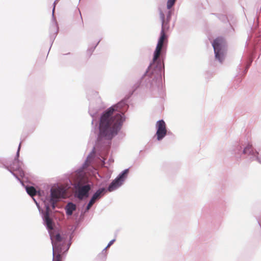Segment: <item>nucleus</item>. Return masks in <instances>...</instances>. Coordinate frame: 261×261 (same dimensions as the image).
Instances as JSON below:
<instances>
[{"label":"nucleus","mask_w":261,"mask_h":261,"mask_svg":"<svg viewBox=\"0 0 261 261\" xmlns=\"http://www.w3.org/2000/svg\"><path fill=\"white\" fill-rule=\"evenodd\" d=\"M160 17L162 21V30L153 53L152 63L148 66L141 79L134 84L133 91L130 95L105 111L100 116L99 123H123L125 119L124 113L128 108L127 100L141 84L151 91L158 90L162 84V75L163 72L164 73V64L160 57L162 58L166 53L165 41L167 36L165 31L169 28L170 21H167L161 10L160 11Z\"/></svg>","instance_id":"obj_1"},{"label":"nucleus","mask_w":261,"mask_h":261,"mask_svg":"<svg viewBox=\"0 0 261 261\" xmlns=\"http://www.w3.org/2000/svg\"><path fill=\"white\" fill-rule=\"evenodd\" d=\"M95 153V147H93L82 167L72 173L70 176L69 181L73 186L74 197L80 201L88 198L92 189V185L86 178L84 169L89 165L94 157Z\"/></svg>","instance_id":"obj_2"},{"label":"nucleus","mask_w":261,"mask_h":261,"mask_svg":"<svg viewBox=\"0 0 261 261\" xmlns=\"http://www.w3.org/2000/svg\"><path fill=\"white\" fill-rule=\"evenodd\" d=\"M47 213L43 216V221L51 241L53 256L52 261H61L63 254L69 249L70 244H68L67 247L64 246L62 237L59 233L56 232L53 220L50 217H48Z\"/></svg>","instance_id":"obj_3"},{"label":"nucleus","mask_w":261,"mask_h":261,"mask_svg":"<svg viewBox=\"0 0 261 261\" xmlns=\"http://www.w3.org/2000/svg\"><path fill=\"white\" fill-rule=\"evenodd\" d=\"M67 188L62 185L57 184L53 187L50 190L49 196H46L44 199H41V204L43 206L45 210L41 208L40 203L33 196V199L36 203L40 214L41 215L42 218L43 216L48 212V217L51 213L50 207L54 210L56 206V203L61 199L66 198Z\"/></svg>","instance_id":"obj_4"},{"label":"nucleus","mask_w":261,"mask_h":261,"mask_svg":"<svg viewBox=\"0 0 261 261\" xmlns=\"http://www.w3.org/2000/svg\"><path fill=\"white\" fill-rule=\"evenodd\" d=\"M253 150V148L251 145H248L243 147L240 143H236L231 150V152L237 160L246 159L250 161L251 158L254 156L252 155Z\"/></svg>","instance_id":"obj_5"},{"label":"nucleus","mask_w":261,"mask_h":261,"mask_svg":"<svg viewBox=\"0 0 261 261\" xmlns=\"http://www.w3.org/2000/svg\"><path fill=\"white\" fill-rule=\"evenodd\" d=\"M20 146L21 143H20L18 146L16 156L12 163L10 165V166H5V168L8 169L22 185H23V182L19 178V176L22 177L24 176V173L22 169L23 163L18 159Z\"/></svg>","instance_id":"obj_6"},{"label":"nucleus","mask_w":261,"mask_h":261,"mask_svg":"<svg viewBox=\"0 0 261 261\" xmlns=\"http://www.w3.org/2000/svg\"><path fill=\"white\" fill-rule=\"evenodd\" d=\"M212 46L216 59L222 63L224 60L226 50V44L225 39L222 37H217L213 41Z\"/></svg>","instance_id":"obj_7"},{"label":"nucleus","mask_w":261,"mask_h":261,"mask_svg":"<svg viewBox=\"0 0 261 261\" xmlns=\"http://www.w3.org/2000/svg\"><path fill=\"white\" fill-rule=\"evenodd\" d=\"M129 172V169H126L122 171L117 177L114 179L107 189L108 191L112 192L120 187L126 179Z\"/></svg>","instance_id":"obj_8"},{"label":"nucleus","mask_w":261,"mask_h":261,"mask_svg":"<svg viewBox=\"0 0 261 261\" xmlns=\"http://www.w3.org/2000/svg\"><path fill=\"white\" fill-rule=\"evenodd\" d=\"M156 132L155 135L156 136V139L158 141H161L167 134V129L165 121L162 119L158 121L156 123Z\"/></svg>","instance_id":"obj_9"},{"label":"nucleus","mask_w":261,"mask_h":261,"mask_svg":"<svg viewBox=\"0 0 261 261\" xmlns=\"http://www.w3.org/2000/svg\"><path fill=\"white\" fill-rule=\"evenodd\" d=\"M102 108L101 99L99 97L95 100L90 101L89 105V113L90 116L94 118L98 111Z\"/></svg>","instance_id":"obj_10"},{"label":"nucleus","mask_w":261,"mask_h":261,"mask_svg":"<svg viewBox=\"0 0 261 261\" xmlns=\"http://www.w3.org/2000/svg\"><path fill=\"white\" fill-rule=\"evenodd\" d=\"M59 0H55L53 4V9L52 10V17H53V22L52 23V24L50 28V31L51 33L50 34V40L51 41V43H53L54 40L55 39V37H56V35L57 34L58 31V28L57 26V22L56 21H54L55 19V7L56 5L57 4Z\"/></svg>","instance_id":"obj_11"},{"label":"nucleus","mask_w":261,"mask_h":261,"mask_svg":"<svg viewBox=\"0 0 261 261\" xmlns=\"http://www.w3.org/2000/svg\"><path fill=\"white\" fill-rule=\"evenodd\" d=\"M76 209V205L72 202H69L65 206L66 214L68 216H71Z\"/></svg>","instance_id":"obj_12"},{"label":"nucleus","mask_w":261,"mask_h":261,"mask_svg":"<svg viewBox=\"0 0 261 261\" xmlns=\"http://www.w3.org/2000/svg\"><path fill=\"white\" fill-rule=\"evenodd\" d=\"M107 192L108 190H107V188H101L96 190V191L93 194V196L98 200L102 197Z\"/></svg>","instance_id":"obj_13"},{"label":"nucleus","mask_w":261,"mask_h":261,"mask_svg":"<svg viewBox=\"0 0 261 261\" xmlns=\"http://www.w3.org/2000/svg\"><path fill=\"white\" fill-rule=\"evenodd\" d=\"M26 192L27 193L32 197L38 195L39 196H40V192L37 191L36 189L32 186H27L25 187Z\"/></svg>","instance_id":"obj_14"},{"label":"nucleus","mask_w":261,"mask_h":261,"mask_svg":"<svg viewBox=\"0 0 261 261\" xmlns=\"http://www.w3.org/2000/svg\"><path fill=\"white\" fill-rule=\"evenodd\" d=\"M115 241V240L114 239L110 241L109 242V243H108V244L107 245V247L102 250V251L101 252V253L100 254V255L102 256V259H106V249L110 247L114 243Z\"/></svg>","instance_id":"obj_15"},{"label":"nucleus","mask_w":261,"mask_h":261,"mask_svg":"<svg viewBox=\"0 0 261 261\" xmlns=\"http://www.w3.org/2000/svg\"><path fill=\"white\" fill-rule=\"evenodd\" d=\"M176 0H168L167 3V8L170 9L175 4Z\"/></svg>","instance_id":"obj_16"},{"label":"nucleus","mask_w":261,"mask_h":261,"mask_svg":"<svg viewBox=\"0 0 261 261\" xmlns=\"http://www.w3.org/2000/svg\"><path fill=\"white\" fill-rule=\"evenodd\" d=\"M218 18L222 21L225 22L227 20V18L225 15L217 14Z\"/></svg>","instance_id":"obj_17"},{"label":"nucleus","mask_w":261,"mask_h":261,"mask_svg":"<svg viewBox=\"0 0 261 261\" xmlns=\"http://www.w3.org/2000/svg\"><path fill=\"white\" fill-rule=\"evenodd\" d=\"M100 41H98V42L95 44V45L94 46V47H91V48H88V49L87 50V53L88 54H89L90 55H91V54L93 52V51L94 50L95 47H96V46L98 45V44L99 43Z\"/></svg>","instance_id":"obj_18"},{"label":"nucleus","mask_w":261,"mask_h":261,"mask_svg":"<svg viewBox=\"0 0 261 261\" xmlns=\"http://www.w3.org/2000/svg\"><path fill=\"white\" fill-rule=\"evenodd\" d=\"M93 204H93L91 202V201H89V202L88 203L87 206H86V208H85V213H86V212H88Z\"/></svg>","instance_id":"obj_19"},{"label":"nucleus","mask_w":261,"mask_h":261,"mask_svg":"<svg viewBox=\"0 0 261 261\" xmlns=\"http://www.w3.org/2000/svg\"><path fill=\"white\" fill-rule=\"evenodd\" d=\"M172 14V12L171 10H169L167 12L166 18H165L166 19H167V21H170Z\"/></svg>","instance_id":"obj_20"},{"label":"nucleus","mask_w":261,"mask_h":261,"mask_svg":"<svg viewBox=\"0 0 261 261\" xmlns=\"http://www.w3.org/2000/svg\"><path fill=\"white\" fill-rule=\"evenodd\" d=\"M252 62V59L250 58L249 62H248L247 65L246 66V68L244 70L245 73H246L247 71V70H248V68H249L250 66L251 65Z\"/></svg>","instance_id":"obj_21"},{"label":"nucleus","mask_w":261,"mask_h":261,"mask_svg":"<svg viewBox=\"0 0 261 261\" xmlns=\"http://www.w3.org/2000/svg\"><path fill=\"white\" fill-rule=\"evenodd\" d=\"M97 200H96L93 196L91 197L90 200H89L90 201H91V202L94 204L96 201H97Z\"/></svg>","instance_id":"obj_22"},{"label":"nucleus","mask_w":261,"mask_h":261,"mask_svg":"<svg viewBox=\"0 0 261 261\" xmlns=\"http://www.w3.org/2000/svg\"><path fill=\"white\" fill-rule=\"evenodd\" d=\"M93 122H94V119H93L92 121V124H93Z\"/></svg>","instance_id":"obj_23"},{"label":"nucleus","mask_w":261,"mask_h":261,"mask_svg":"<svg viewBox=\"0 0 261 261\" xmlns=\"http://www.w3.org/2000/svg\"><path fill=\"white\" fill-rule=\"evenodd\" d=\"M258 224H259V225H260V227H261V225H260V224L259 223V221H258Z\"/></svg>","instance_id":"obj_24"}]
</instances>
